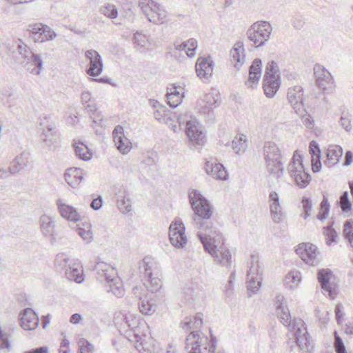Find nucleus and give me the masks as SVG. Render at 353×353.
Returning <instances> with one entry per match:
<instances>
[{
    "label": "nucleus",
    "mask_w": 353,
    "mask_h": 353,
    "mask_svg": "<svg viewBox=\"0 0 353 353\" xmlns=\"http://www.w3.org/2000/svg\"><path fill=\"white\" fill-rule=\"evenodd\" d=\"M188 197L195 214L193 222L199 230L197 236L203 248L206 243L212 244L221 240V233L210 219L213 212L209 201L196 190H192Z\"/></svg>",
    "instance_id": "obj_1"
},
{
    "label": "nucleus",
    "mask_w": 353,
    "mask_h": 353,
    "mask_svg": "<svg viewBox=\"0 0 353 353\" xmlns=\"http://www.w3.org/2000/svg\"><path fill=\"white\" fill-rule=\"evenodd\" d=\"M145 288L151 292H158L162 287V271L159 263L151 256H145L139 265Z\"/></svg>",
    "instance_id": "obj_2"
},
{
    "label": "nucleus",
    "mask_w": 353,
    "mask_h": 353,
    "mask_svg": "<svg viewBox=\"0 0 353 353\" xmlns=\"http://www.w3.org/2000/svg\"><path fill=\"white\" fill-rule=\"evenodd\" d=\"M263 152L268 172L276 179L281 178L283 174L284 168L281 161V150L277 145L272 141L265 142Z\"/></svg>",
    "instance_id": "obj_3"
},
{
    "label": "nucleus",
    "mask_w": 353,
    "mask_h": 353,
    "mask_svg": "<svg viewBox=\"0 0 353 353\" xmlns=\"http://www.w3.org/2000/svg\"><path fill=\"white\" fill-rule=\"evenodd\" d=\"M272 31V26L268 21H258L250 26L246 36L255 48H259L263 46L269 40Z\"/></svg>",
    "instance_id": "obj_4"
},
{
    "label": "nucleus",
    "mask_w": 353,
    "mask_h": 353,
    "mask_svg": "<svg viewBox=\"0 0 353 353\" xmlns=\"http://www.w3.org/2000/svg\"><path fill=\"white\" fill-rule=\"evenodd\" d=\"M278 65L274 61H269L265 67L263 76V90L265 96L272 98L281 85Z\"/></svg>",
    "instance_id": "obj_5"
},
{
    "label": "nucleus",
    "mask_w": 353,
    "mask_h": 353,
    "mask_svg": "<svg viewBox=\"0 0 353 353\" xmlns=\"http://www.w3.org/2000/svg\"><path fill=\"white\" fill-rule=\"evenodd\" d=\"M138 6L150 22L156 25L165 22L167 12L159 3L153 0H139Z\"/></svg>",
    "instance_id": "obj_6"
},
{
    "label": "nucleus",
    "mask_w": 353,
    "mask_h": 353,
    "mask_svg": "<svg viewBox=\"0 0 353 353\" xmlns=\"http://www.w3.org/2000/svg\"><path fill=\"white\" fill-rule=\"evenodd\" d=\"M288 170L290 175L294 178L296 185L300 188H304L309 185L311 181V176L305 171L301 154H298L296 152L294 154L288 165Z\"/></svg>",
    "instance_id": "obj_7"
},
{
    "label": "nucleus",
    "mask_w": 353,
    "mask_h": 353,
    "mask_svg": "<svg viewBox=\"0 0 353 353\" xmlns=\"http://www.w3.org/2000/svg\"><path fill=\"white\" fill-rule=\"evenodd\" d=\"M97 269L105 276L112 293L118 297L122 296L124 294V288L115 268L106 263L99 262Z\"/></svg>",
    "instance_id": "obj_8"
},
{
    "label": "nucleus",
    "mask_w": 353,
    "mask_h": 353,
    "mask_svg": "<svg viewBox=\"0 0 353 353\" xmlns=\"http://www.w3.org/2000/svg\"><path fill=\"white\" fill-rule=\"evenodd\" d=\"M203 248L206 252L214 259V261L218 264L228 268L232 266V255L229 249L225 246L223 238L214 243H206Z\"/></svg>",
    "instance_id": "obj_9"
},
{
    "label": "nucleus",
    "mask_w": 353,
    "mask_h": 353,
    "mask_svg": "<svg viewBox=\"0 0 353 353\" xmlns=\"http://www.w3.org/2000/svg\"><path fill=\"white\" fill-rule=\"evenodd\" d=\"M185 230L184 224L180 219L176 218L171 223L169 228V239L174 247L182 248L185 245L187 237Z\"/></svg>",
    "instance_id": "obj_10"
},
{
    "label": "nucleus",
    "mask_w": 353,
    "mask_h": 353,
    "mask_svg": "<svg viewBox=\"0 0 353 353\" xmlns=\"http://www.w3.org/2000/svg\"><path fill=\"white\" fill-rule=\"evenodd\" d=\"M29 36L34 43H43L55 38V32L47 25L36 23L29 26Z\"/></svg>",
    "instance_id": "obj_11"
},
{
    "label": "nucleus",
    "mask_w": 353,
    "mask_h": 353,
    "mask_svg": "<svg viewBox=\"0 0 353 353\" xmlns=\"http://www.w3.org/2000/svg\"><path fill=\"white\" fill-rule=\"evenodd\" d=\"M220 103V97L216 90L204 95L203 98L198 102L199 112L203 114L208 115V119H214L213 110Z\"/></svg>",
    "instance_id": "obj_12"
},
{
    "label": "nucleus",
    "mask_w": 353,
    "mask_h": 353,
    "mask_svg": "<svg viewBox=\"0 0 353 353\" xmlns=\"http://www.w3.org/2000/svg\"><path fill=\"white\" fill-rule=\"evenodd\" d=\"M185 127V133L192 143L199 145L205 143L206 139L202 125L196 119L187 121Z\"/></svg>",
    "instance_id": "obj_13"
},
{
    "label": "nucleus",
    "mask_w": 353,
    "mask_h": 353,
    "mask_svg": "<svg viewBox=\"0 0 353 353\" xmlns=\"http://www.w3.org/2000/svg\"><path fill=\"white\" fill-rule=\"evenodd\" d=\"M314 74L317 86L323 90L332 88L333 78L330 72L322 65L316 63L314 66Z\"/></svg>",
    "instance_id": "obj_14"
},
{
    "label": "nucleus",
    "mask_w": 353,
    "mask_h": 353,
    "mask_svg": "<svg viewBox=\"0 0 353 353\" xmlns=\"http://www.w3.org/2000/svg\"><path fill=\"white\" fill-rule=\"evenodd\" d=\"M296 252L306 263L311 265L317 264L318 252L316 246L310 243L299 244Z\"/></svg>",
    "instance_id": "obj_15"
},
{
    "label": "nucleus",
    "mask_w": 353,
    "mask_h": 353,
    "mask_svg": "<svg viewBox=\"0 0 353 353\" xmlns=\"http://www.w3.org/2000/svg\"><path fill=\"white\" fill-rule=\"evenodd\" d=\"M303 89L300 85L290 88L288 92V99L296 114L305 112L303 103Z\"/></svg>",
    "instance_id": "obj_16"
},
{
    "label": "nucleus",
    "mask_w": 353,
    "mask_h": 353,
    "mask_svg": "<svg viewBox=\"0 0 353 353\" xmlns=\"http://www.w3.org/2000/svg\"><path fill=\"white\" fill-rule=\"evenodd\" d=\"M294 337L297 345L301 351L305 353H311L314 350V343L310 339L305 327L303 329L297 327L294 330Z\"/></svg>",
    "instance_id": "obj_17"
},
{
    "label": "nucleus",
    "mask_w": 353,
    "mask_h": 353,
    "mask_svg": "<svg viewBox=\"0 0 353 353\" xmlns=\"http://www.w3.org/2000/svg\"><path fill=\"white\" fill-rule=\"evenodd\" d=\"M85 54L90 61L89 68L87 70L88 74L92 77H97L101 74L103 63L99 53L94 50H89L85 52Z\"/></svg>",
    "instance_id": "obj_18"
},
{
    "label": "nucleus",
    "mask_w": 353,
    "mask_h": 353,
    "mask_svg": "<svg viewBox=\"0 0 353 353\" xmlns=\"http://www.w3.org/2000/svg\"><path fill=\"white\" fill-rule=\"evenodd\" d=\"M134 45L137 50L141 53L150 52L157 46L154 39L139 32L134 34Z\"/></svg>",
    "instance_id": "obj_19"
},
{
    "label": "nucleus",
    "mask_w": 353,
    "mask_h": 353,
    "mask_svg": "<svg viewBox=\"0 0 353 353\" xmlns=\"http://www.w3.org/2000/svg\"><path fill=\"white\" fill-rule=\"evenodd\" d=\"M208 340V337H201L196 331H192L186 337L185 348L188 353H201V346Z\"/></svg>",
    "instance_id": "obj_20"
},
{
    "label": "nucleus",
    "mask_w": 353,
    "mask_h": 353,
    "mask_svg": "<svg viewBox=\"0 0 353 353\" xmlns=\"http://www.w3.org/2000/svg\"><path fill=\"white\" fill-rule=\"evenodd\" d=\"M268 201L270 203V212L274 222L279 223L283 219V212L279 202V196L275 191L270 192Z\"/></svg>",
    "instance_id": "obj_21"
},
{
    "label": "nucleus",
    "mask_w": 353,
    "mask_h": 353,
    "mask_svg": "<svg viewBox=\"0 0 353 353\" xmlns=\"http://www.w3.org/2000/svg\"><path fill=\"white\" fill-rule=\"evenodd\" d=\"M20 325L25 330H33L39 325V318L30 308L25 309L20 314Z\"/></svg>",
    "instance_id": "obj_22"
},
{
    "label": "nucleus",
    "mask_w": 353,
    "mask_h": 353,
    "mask_svg": "<svg viewBox=\"0 0 353 353\" xmlns=\"http://www.w3.org/2000/svg\"><path fill=\"white\" fill-rule=\"evenodd\" d=\"M113 139L118 150L123 154L128 153L132 148L131 142L125 137L122 127H117L113 132Z\"/></svg>",
    "instance_id": "obj_23"
},
{
    "label": "nucleus",
    "mask_w": 353,
    "mask_h": 353,
    "mask_svg": "<svg viewBox=\"0 0 353 353\" xmlns=\"http://www.w3.org/2000/svg\"><path fill=\"white\" fill-rule=\"evenodd\" d=\"M195 68L196 74L200 79H208L213 73V61L205 57H200L197 59Z\"/></svg>",
    "instance_id": "obj_24"
},
{
    "label": "nucleus",
    "mask_w": 353,
    "mask_h": 353,
    "mask_svg": "<svg viewBox=\"0 0 353 353\" xmlns=\"http://www.w3.org/2000/svg\"><path fill=\"white\" fill-rule=\"evenodd\" d=\"M262 72V61L260 59H255L252 63L249 69V77L245 81L248 87L252 88L254 84H257Z\"/></svg>",
    "instance_id": "obj_25"
},
{
    "label": "nucleus",
    "mask_w": 353,
    "mask_h": 353,
    "mask_svg": "<svg viewBox=\"0 0 353 353\" xmlns=\"http://www.w3.org/2000/svg\"><path fill=\"white\" fill-rule=\"evenodd\" d=\"M343 155V149L337 145H330L327 150V159L325 165L331 168L337 164Z\"/></svg>",
    "instance_id": "obj_26"
},
{
    "label": "nucleus",
    "mask_w": 353,
    "mask_h": 353,
    "mask_svg": "<svg viewBox=\"0 0 353 353\" xmlns=\"http://www.w3.org/2000/svg\"><path fill=\"white\" fill-rule=\"evenodd\" d=\"M58 208L61 216L68 221L77 222L81 220V215L72 206L59 201Z\"/></svg>",
    "instance_id": "obj_27"
},
{
    "label": "nucleus",
    "mask_w": 353,
    "mask_h": 353,
    "mask_svg": "<svg viewBox=\"0 0 353 353\" xmlns=\"http://www.w3.org/2000/svg\"><path fill=\"white\" fill-rule=\"evenodd\" d=\"M174 49L178 51L185 50L187 56L192 58L195 55V52L197 48V41L194 38L189 39L181 43L175 41L174 43Z\"/></svg>",
    "instance_id": "obj_28"
},
{
    "label": "nucleus",
    "mask_w": 353,
    "mask_h": 353,
    "mask_svg": "<svg viewBox=\"0 0 353 353\" xmlns=\"http://www.w3.org/2000/svg\"><path fill=\"white\" fill-rule=\"evenodd\" d=\"M243 45L242 42H237L234 48L231 50L230 54L232 61L234 62V67L239 70L245 61V54Z\"/></svg>",
    "instance_id": "obj_29"
},
{
    "label": "nucleus",
    "mask_w": 353,
    "mask_h": 353,
    "mask_svg": "<svg viewBox=\"0 0 353 353\" xmlns=\"http://www.w3.org/2000/svg\"><path fill=\"white\" fill-rule=\"evenodd\" d=\"M183 294L188 302L194 301L202 294V288L197 283H190L184 288Z\"/></svg>",
    "instance_id": "obj_30"
},
{
    "label": "nucleus",
    "mask_w": 353,
    "mask_h": 353,
    "mask_svg": "<svg viewBox=\"0 0 353 353\" xmlns=\"http://www.w3.org/2000/svg\"><path fill=\"white\" fill-rule=\"evenodd\" d=\"M331 274V271L328 269L321 270L318 272L317 274L318 280L321 284V288L325 292H327L329 296L330 297H332L333 294V290L330 283Z\"/></svg>",
    "instance_id": "obj_31"
},
{
    "label": "nucleus",
    "mask_w": 353,
    "mask_h": 353,
    "mask_svg": "<svg viewBox=\"0 0 353 353\" xmlns=\"http://www.w3.org/2000/svg\"><path fill=\"white\" fill-rule=\"evenodd\" d=\"M203 324V314L197 313L194 316L185 317L181 327L185 331L200 328Z\"/></svg>",
    "instance_id": "obj_32"
},
{
    "label": "nucleus",
    "mask_w": 353,
    "mask_h": 353,
    "mask_svg": "<svg viewBox=\"0 0 353 353\" xmlns=\"http://www.w3.org/2000/svg\"><path fill=\"white\" fill-rule=\"evenodd\" d=\"M249 270L247 274L248 278H262L263 269L259 263L258 255H252L250 258Z\"/></svg>",
    "instance_id": "obj_33"
},
{
    "label": "nucleus",
    "mask_w": 353,
    "mask_h": 353,
    "mask_svg": "<svg viewBox=\"0 0 353 353\" xmlns=\"http://www.w3.org/2000/svg\"><path fill=\"white\" fill-rule=\"evenodd\" d=\"M65 178L70 185L76 186L81 183L83 179V172L79 168H69L65 174Z\"/></svg>",
    "instance_id": "obj_34"
},
{
    "label": "nucleus",
    "mask_w": 353,
    "mask_h": 353,
    "mask_svg": "<svg viewBox=\"0 0 353 353\" xmlns=\"http://www.w3.org/2000/svg\"><path fill=\"white\" fill-rule=\"evenodd\" d=\"M74 148L76 154L82 160L88 161L92 157V152L88 146L81 141H75Z\"/></svg>",
    "instance_id": "obj_35"
},
{
    "label": "nucleus",
    "mask_w": 353,
    "mask_h": 353,
    "mask_svg": "<svg viewBox=\"0 0 353 353\" xmlns=\"http://www.w3.org/2000/svg\"><path fill=\"white\" fill-rule=\"evenodd\" d=\"M137 305L140 312L144 315L151 314L156 309L155 305L152 302V299H150L148 295L140 297Z\"/></svg>",
    "instance_id": "obj_36"
},
{
    "label": "nucleus",
    "mask_w": 353,
    "mask_h": 353,
    "mask_svg": "<svg viewBox=\"0 0 353 353\" xmlns=\"http://www.w3.org/2000/svg\"><path fill=\"white\" fill-rule=\"evenodd\" d=\"M66 274L70 280L77 283H81L83 281L82 267L79 265H76V267L70 268L67 270Z\"/></svg>",
    "instance_id": "obj_37"
},
{
    "label": "nucleus",
    "mask_w": 353,
    "mask_h": 353,
    "mask_svg": "<svg viewBox=\"0 0 353 353\" xmlns=\"http://www.w3.org/2000/svg\"><path fill=\"white\" fill-rule=\"evenodd\" d=\"M231 146L236 154H239L241 152H244L247 147L246 137L241 134L239 137H236L232 141Z\"/></svg>",
    "instance_id": "obj_38"
},
{
    "label": "nucleus",
    "mask_w": 353,
    "mask_h": 353,
    "mask_svg": "<svg viewBox=\"0 0 353 353\" xmlns=\"http://www.w3.org/2000/svg\"><path fill=\"white\" fill-rule=\"evenodd\" d=\"M248 284L247 286L248 290V296L249 297L252 296L253 294H256L259 290L261 283H262V278L258 277L256 278H248Z\"/></svg>",
    "instance_id": "obj_39"
},
{
    "label": "nucleus",
    "mask_w": 353,
    "mask_h": 353,
    "mask_svg": "<svg viewBox=\"0 0 353 353\" xmlns=\"http://www.w3.org/2000/svg\"><path fill=\"white\" fill-rule=\"evenodd\" d=\"M78 234L86 242H90L93 239L92 226L90 223H85L82 226L78 227Z\"/></svg>",
    "instance_id": "obj_40"
},
{
    "label": "nucleus",
    "mask_w": 353,
    "mask_h": 353,
    "mask_svg": "<svg viewBox=\"0 0 353 353\" xmlns=\"http://www.w3.org/2000/svg\"><path fill=\"white\" fill-rule=\"evenodd\" d=\"M330 205L328 202L327 196L325 194L323 195V200L320 203V211L318 213L316 218L320 221H323L327 216L330 212Z\"/></svg>",
    "instance_id": "obj_41"
},
{
    "label": "nucleus",
    "mask_w": 353,
    "mask_h": 353,
    "mask_svg": "<svg viewBox=\"0 0 353 353\" xmlns=\"http://www.w3.org/2000/svg\"><path fill=\"white\" fill-rule=\"evenodd\" d=\"M174 91L168 92L166 94L168 103L172 108L178 107L182 101L179 92L176 90V88H174Z\"/></svg>",
    "instance_id": "obj_42"
},
{
    "label": "nucleus",
    "mask_w": 353,
    "mask_h": 353,
    "mask_svg": "<svg viewBox=\"0 0 353 353\" xmlns=\"http://www.w3.org/2000/svg\"><path fill=\"white\" fill-rule=\"evenodd\" d=\"M158 161V157L156 152L152 151H147L142 154L141 163L144 166L154 165Z\"/></svg>",
    "instance_id": "obj_43"
},
{
    "label": "nucleus",
    "mask_w": 353,
    "mask_h": 353,
    "mask_svg": "<svg viewBox=\"0 0 353 353\" xmlns=\"http://www.w3.org/2000/svg\"><path fill=\"white\" fill-rule=\"evenodd\" d=\"M334 221L330 224L323 228V234L326 238V244L330 245L332 243L336 241L337 237V232L333 228Z\"/></svg>",
    "instance_id": "obj_44"
},
{
    "label": "nucleus",
    "mask_w": 353,
    "mask_h": 353,
    "mask_svg": "<svg viewBox=\"0 0 353 353\" xmlns=\"http://www.w3.org/2000/svg\"><path fill=\"white\" fill-rule=\"evenodd\" d=\"M213 172H211L210 175L216 179L221 180H225L228 179V173L223 165L220 163H216L214 165Z\"/></svg>",
    "instance_id": "obj_45"
},
{
    "label": "nucleus",
    "mask_w": 353,
    "mask_h": 353,
    "mask_svg": "<svg viewBox=\"0 0 353 353\" xmlns=\"http://www.w3.org/2000/svg\"><path fill=\"white\" fill-rule=\"evenodd\" d=\"M338 203L341 209L343 214L349 213L352 209V204L349 200V194L347 191L343 192L340 196Z\"/></svg>",
    "instance_id": "obj_46"
},
{
    "label": "nucleus",
    "mask_w": 353,
    "mask_h": 353,
    "mask_svg": "<svg viewBox=\"0 0 353 353\" xmlns=\"http://www.w3.org/2000/svg\"><path fill=\"white\" fill-rule=\"evenodd\" d=\"M280 321L285 326L290 327L292 325V318L288 307L276 311Z\"/></svg>",
    "instance_id": "obj_47"
},
{
    "label": "nucleus",
    "mask_w": 353,
    "mask_h": 353,
    "mask_svg": "<svg viewBox=\"0 0 353 353\" xmlns=\"http://www.w3.org/2000/svg\"><path fill=\"white\" fill-rule=\"evenodd\" d=\"M343 235L353 248V221L350 219L344 223Z\"/></svg>",
    "instance_id": "obj_48"
},
{
    "label": "nucleus",
    "mask_w": 353,
    "mask_h": 353,
    "mask_svg": "<svg viewBox=\"0 0 353 353\" xmlns=\"http://www.w3.org/2000/svg\"><path fill=\"white\" fill-rule=\"evenodd\" d=\"M29 69H31L32 73L39 74L41 67L42 61L40 57L37 54H33L31 58V61L28 63Z\"/></svg>",
    "instance_id": "obj_49"
},
{
    "label": "nucleus",
    "mask_w": 353,
    "mask_h": 353,
    "mask_svg": "<svg viewBox=\"0 0 353 353\" xmlns=\"http://www.w3.org/2000/svg\"><path fill=\"white\" fill-rule=\"evenodd\" d=\"M285 281L290 288L296 286L301 282V274L298 271H292L285 276Z\"/></svg>",
    "instance_id": "obj_50"
},
{
    "label": "nucleus",
    "mask_w": 353,
    "mask_h": 353,
    "mask_svg": "<svg viewBox=\"0 0 353 353\" xmlns=\"http://www.w3.org/2000/svg\"><path fill=\"white\" fill-rule=\"evenodd\" d=\"M132 203L129 197L123 196L118 201V208L122 214H126L131 211Z\"/></svg>",
    "instance_id": "obj_51"
},
{
    "label": "nucleus",
    "mask_w": 353,
    "mask_h": 353,
    "mask_svg": "<svg viewBox=\"0 0 353 353\" xmlns=\"http://www.w3.org/2000/svg\"><path fill=\"white\" fill-rule=\"evenodd\" d=\"M170 110L164 105H161L154 110L153 114L155 119L159 121H165Z\"/></svg>",
    "instance_id": "obj_52"
},
{
    "label": "nucleus",
    "mask_w": 353,
    "mask_h": 353,
    "mask_svg": "<svg viewBox=\"0 0 353 353\" xmlns=\"http://www.w3.org/2000/svg\"><path fill=\"white\" fill-rule=\"evenodd\" d=\"M303 208L304 212L303 218L306 219L307 217L310 216L312 210V201L310 198L303 197L302 199Z\"/></svg>",
    "instance_id": "obj_53"
},
{
    "label": "nucleus",
    "mask_w": 353,
    "mask_h": 353,
    "mask_svg": "<svg viewBox=\"0 0 353 353\" xmlns=\"http://www.w3.org/2000/svg\"><path fill=\"white\" fill-rule=\"evenodd\" d=\"M134 347L139 353H150L143 347L142 339L137 334H134Z\"/></svg>",
    "instance_id": "obj_54"
},
{
    "label": "nucleus",
    "mask_w": 353,
    "mask_h": 353,
    "mask_svg": "<svg viewBox=\"0 0 353 353\" xmlns=\"http://www.w3.org/2000/svg\"><path fill=\"white\" fill-rule=\"evenodd\" d=\"M276 311L287 307L286 299L284 296L279 294L276 296L275 300Z\"/></svg>",
    "instance_id": "obj_55"
},
{
    "label": "nucleus",
    "mask_w": 353,
    "mask_h": 353,
    "mask_svg": "<svg viewBox=\"0 0 353 353\" xmlns=\"http://www.w3.org/2000/svg\"><path fill=\"white\" fill-rule=\"evenodd\" d=\"M299 114L301 117L302 123L309 129H312L314 127V121L312 117L307 114Z\"/></svg>",
    "instance_id": "obj_56"
},
{
    "label": "nucleus",
    "mask_w": 353,
    "mask_h": 353,
    "mask_svg": "<svg viewBox=\"0 0 353 353\" xmlns=\"http://www.w3.org/2000/svg\"><path fill=\"white\" fill-rule=\"evenodd\" d=\"M103 14L111 19H114L117 17V10L114 6L108 5L103 9Z\"/></svg>",
    "instance_id": "obj_57"
},
{
    "label": "nucleus",
    "mask_w": 353,
    "mask_h": 353,
    "mask_svg": "<svg viewBox=\"0 0 353 353\" xmlns=\"http://www.w3.org/2000/svg\"><path fill=\"white\" fill-rule=\"evenodd\" d=\"M334 348L336 352L344 351V350H345L343 342L341 338L337 334L336 331L334 332Z\"/></svg>",
    "instance_id": "obj_58"
},
{
    "label": "nucleus",
    "mask_w": 353,
    "mask_h": 353,
    "mask_svg": "<svg viewBox=\"0 0 353 353\" xmlns=\"http://www.w3.org/2000/svg\"><path fill=\"white\" fill-rule=\"evenodd\" d=\"M81 101L83 104L86 105L87 107H92L93 105V100L92 97V94L90 92H83L81 94Z\"/></svg>",
    "instance_id": "obj_59"
},
{
    "label": "nucleus",
    "mask_w": 353,
    "mask_h": 353,
    "mask_svg": "<svg viewBox=\"0 0 353 353\" xmlns=\"http://www.w3.org/2000/svg\"><path fill=\"white\" fill-rule=\"evenodd\" d=\"M310 152L312 155V159H314V158L316 157V156L321 155V150L319 148V146L318 143L312 141L310 143Z\"/></svg>",
    "instance_id": "obj_60"
},
{
    "label": "nucleus",
    "mask_w": 353,
    "mask_h": 353,
    "mask_svg": "<svg viewBox=\"0 0 353 353\" xmlns=\"http://www.w3.org/2000/svg\"><path fill=\"white\" fill-rule=\"evenodd\" d=\"M321 165V155L316 156L314 159H312V169L314 173L320 171Z\"/></svg>",
    "instance_id": "obj_61"
},
{
    "label": "nucleus",
    "mask_w": 353,
    "mask_h": 353,
    "mask_svg": "<svg viewBox=\"0 0 353 353\" xmlns=\"http://www.w3.org/2000/svg\"><path fill=\"white\" fill-rule=\"evenodd\" d=\"M70 352V342L67 339H63L60 344L59 353Z\"/></svg>",
    "instance_id": "obj_62"
},
{
    "label": "nucleus",
    "mask_w": 353,
    "mask_h": 353,
    "mask_svg": "<svg viewBox=\"0 0 353 353\" xmlns=\"http://www.w3.org/2000/svg\"><path fill=\"white\" fill-rule=\"evenodd\" d=\"M341 125L345 130L347 132H350L351 130L350 121L347 117L341 116L340 119Z\"/></svg>",
    "instance_id": "obj_63"
},
{
    "label": "nucleus",
    "mask_w": 353,
    "mask_h": 353,
    "mask_svg": "<svg viewBox=\"0 0 353 353\" xmlns=\"http://www.w3.org/2000/svg\"><path fill=\"white\" fill-rule=\"evenodd\" d=\"M93 347L88 342H83L80 346V353H92Z\"/></svg>",
    "instance_id": "obj_64"
}]
</instances>
